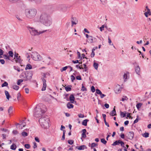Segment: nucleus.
<instances>
[{
	"label": "nucleus",
	"instance_id": "58836bf2",
	"mask_svg": "<svg viewBox=\"0 0 151 151\" xmlns=\"http://www.w3.org/2000/svg\"><path fill=\"white\" fill-rule=\"evenodd\" d=\"M23 81V80L22 79H19L18 80L17 84L18 85H19Z\"/></svg>",
	"mask_w": 151,
	"mask_h": 151
},
{
	"label": "nucleus",
	"instance_id": "c03bdc74",
	"mask_svg": "<svg viewBox=\"0 0 151 151\" xmlns=\"http://www.w3.org/2000/svg\"><path fill=\"white\" fill-rule=\"evenodd\" d=\"M24 147L25 148L29 149L30 148V146L29 144H26L24 145Z\"/></svg>",
	"mask_w": 151,
	"mask_h": 151
},
{
	"label": "nucleus",
	"instance_id": "680f3d73",
	"mask_svg": "<svg viewBox=\"0 0 151 151\" xmlns=\"http://www.w3.org/2000/svg\"><path fill=\"white\" fill-rule=\"evenodd\" d=\"M76 79L77 80H82V78L81 76H77L76 77Z\"/></svg>",
	"mask_w": 151,
	"mask_h": 151
},
{
	"label": "nucleus",
	"instance_id": "0e129e2a",
	"mask_svg": "<svg viewBox=\"0 0 151 151\" xmlns=\"http://www.w3.org/2000/svg\"><path fill=\"white\" fill-rule=\"evenodd\" d=\"M105 27L104 25H102L100 28V29L101 31H102L104 29V28Z\"/></svg>",
	"mask_w": 151,
	"mask_h": 151
},
{
	"label": "nucleus",
	"instance_id": "37998d69",
	"mask_svg": "<svg viewBox=\"0 0 151 151\" xmlns=\"http://www.w3.org/2000/svg\"><path fill=\"white\" fill-rule=\"evenodd\" d=\"M68 68V66H66L63 67L62 69H60L61 71L62 72L63 71L65 70Z\"/></svg>",
	"mask_w": 151,
	"mask_h": 151
},
{
	"label": "nucleus",
	"instance_id": "7c9ffc66",
	"mask_svg": "<svg viewBox=\"0 0 151 151\" xmlns=\"http://www.w3.org/2000/svg\"><path fill=\"white\" fill-rule=\"evenodd\" d=\"M26 72L24 73H22L21 75V78H22L24 79H26Z\"/></svg>",
	"mask_w": 151,
	"mask_h": 151
},
{
	"label": "nucleus",
	"instance_id": "3c124183",
	"mask_svg": "<svg viewBox=\"0 0 151 151\" xmlns=\"http://www.w3.org/2000/svg\"><path fill=\"white\" fill-rule=\"evenodd\" d=\"M97 145L95 143H92L91 145V148H92L93 147L96 146Z\"/></svg>",
	"mask_w": 151,
	"mask_h": 151
},
{
	"label": "nucleus",
	"instance_id": "4be33fe9",
	"mask_svg": "<svg viewBox=\"0 0 151 151\" xmlns=\"http://www.w3.org/2000/svg\"><path fill=\"white\" fill-rule=\"evenodd\" d=\"M72 86L71 85H70L68 86H67L65 87V89L67 91H70L71 90V88Z\"/></svg>",
	"mask_w": 151,
	"mask_h": 151
},
{
	"label": "nucleus",
	"instance_id": "72a5a7b5",
	"mask_svg": "<svg viewBox=\"0 0 151 151\" xmlns=\"http://www.w3.org/2000/svg\"><path fill=\"white\" fill-rule=\"evenodd\" d=\"M12 88L16 90H18L19 88V87L17 85H13L12 86Z\"/></svg>",
	"mask_w": 151,
	"mask_h": 151
},
{
	"label": "nucleus",
	"instance_id": "aec40b11",
	"mask_svg": "<svg viewBox=\"0 0 151 151\" xmlns=\"http://www.w3.org/2000/svg\"><path fill=\"white\" fill-rule=\"evenodd\" d=\"M89 121V120L88 119H85L83 120L82 122V124L84 126H86L87 125V123Z\"/></svg>",
	"mask_w": 151,
	"mask_h": 151
},
{
	"label": "nucleus",
	"instance_id": "5701e85b",
	"mask_svg": "<svg viewBox=\"0 0 151 151\" xmlns=\"http://www.w3.org/2000/svg\"><path fill=\"white\" fill-rule=\"evenodd\" d=\"M88 39V42H89L90 43L93 42V37L92 36H90Z\"/></svg>",
	"mask_w": 151,
	"mask_h": 151
},
{
	"label": "nucleus",
	"instance_id": "603ef678",
	"mask_svg": "<svg viewBox=\"0 0 151 151\" xmlns=\"http://www.w3.org/2000/svg\"><path fill=\"white\" fill-rule=\"evenodd\" d=\"M95 55V53L94 51H93L92 50V52L91 55V58H93L94 57Z\"/></svg>",
	"mask_w": 151,
	"mask_h": 151
},
{
	"label": "nucleus",
	"instance_id": "6ab92c4d",
	"mask_svg": "<svg viewBox=\"0 0 151 151\" xmlns=\"http://www.w3.org/2000/svg\"><path fill=\"white\" fill-rule=\"evenodd\" d=\"M4 92H5V95L6 96V99L8 100H9V98L11 97V96L10 95L9 92L7 91H5Z\"/></svg>",
	"mask_w": 151,
	"mask_h": 151
},
{
	"label": "nucleus",
	"instance_id": "2eb2a0df",
	"mask_svg": "<svg viewBox=\"0 0 151 151\" xmlns=\"http://www.w3.org/2000/svg\"><path fill=\"white\" fill-rule=\"evenodd\" d=\"M115 106H114L113 110L111 112L110 114L111 116H114L116 115V111L115 109Z\"/></svg>",
	"mask_w": 151,
	"mask_h": 151
},
{
	"label": "nucleus",
	"instance_id": "a211bd4d",
	"mask_svg": "<svg viewBox=\"0 0 151 151\" xmlns=\"http://www.w3.org/2000/svg\"><path fill=\"white\" fill-rule=\"evenodd\" d=\"M120 140H116L112 144V146H116V145H119L120 144Z\"/></svg>",
	"mask_w": 151,
	"mask_h": 151
},
{
	"label": "nucleus",
	"instance_id": "4c0bfd02",
	"mask_svg": "<svg viewBox=\"0 0 151 151\" xmlns=\"http://www.w3.org/2000/svg\"><path fill=\"white\" fill-rule=\"evenodd\" d=\"M101 142L104 144H106L107 143V141L104 138H102L101 139Z\"/></svg>",
	"mask_w": 151,
	"mask_h": 151
},
{
	"label": "nucleus",
	"instance_id": "13d9d810",
	"mask_svg": "<svg viewBox=\"0 0 151 151\" xmlns=\"http://www.w3.org/2000/svg\"><path fill=\"white\" fill-rule=\"evenodd\" d=\"M127 75L126 73H124L123 76V78L124 79V81H125V80L127 79Z\"/></svg>",
	"mask_w": 151,
	"mask_h": 151
},
{
	"label": "nucleus",
	"instance_id": "e2e57ef3",
	"mask_svg": "<svg viewBox=\"0 0 151 151\" xmlns=\"http://www.w3.org/2000/svg\"><path fill=\"white\" fill-rule=\"evenodd\" d=\"M71 19H72L71 20H73L74 22H78V21L77 20V19H76V17H72L71 18Z\"/></svg>",
	"mask_w": 151,
	"mask_h": 151
},
{
	"label": "nucleus",
	"instance_id": "ea45409f",
	"mask_svg": "<svg viewBox=\"0 0 151 151\" xmlns=\"http://www.w3.org/2000/svg\"><path fill=\"white\" fill-rule=\"evenodd\" d=\"M96 93L100 95L102 94V92H101V91L98 89H96Z\"/></svg>",
	"mask_w": 151,
	"mask_h": 151
},
{
	"label": "nucleus",
	"instance_id": "4d7b16f0",
	"mask_svg": "<svg viewBox=\"0 0 151 151\" xmlns=\"http://www.w3.org/2000/svg\"><path fill=\"white\" fill-rule=\"evenodd\" d=\"M131 114H132L131 113H127V117H128V118L129 117V118H131V119H132V117L131 116H130V115Z\"/></svg>",
	"mask_w": 151,
	"mask_h": 151
},
{
	"label": "nucleus",
	"instance_id": "f3484780",
	"mask_svg": "<svg viewBox=\"0 0 151 151\" xmlns=\"http://www.w3.org/2000/svg\"><path fill=\"white\" fill-rule=\"evenodd\" d=\"M14 59H15V61L16 62V63H19L20 64L21 63L22 60L20 58V56H19V57L15 58Z\"/></svg>",
	"mask_w": 151,
	"mask_h": 151
},
{
	"label": "nucleus",
	"instance_id": "e433bc0d",
	"mask_svg": "<svg viewBox=\"0 0 151 151\" xmlns=\"http://www.w3.org/2000/svg\"><path fill=\"white\" fill-rule=\"evenodd\" d=\"M8 85V83L6 82L5 81L4 82V83H3L2 85H1V87H4L5 86H7Z\"/></svg>",
	"mask_w": 151,
	"mask_h": 151
},
{
	"label": "nucleus",
	"instance_id": "1a4fd4ad",
	"mask_svg": "<svg viewBox=\"0 0 151 151\" xmlns=\"http://www.w3.org/2000/svg\"><path fill=\"white\" fill-rule=\"evenodd\" d=\"M41 79L43 83V86L41 90L42 91H43L46 90V88L47 86L46 83V80L43 78H41Z\"/></svg>",
	"mask_w": 151,
	"mask_h": 151
},
{
	"label": "nucleus",
	"instance_id": "79ce46f5",
	"mask_svg": "<svg viewBox=\"0 0 151 151\" xmlns=\"http://www.w3.org/2000/svg\"><path fill=\"white\" fill-rule=\"evenodd\" d=\"M77 53L78 54V59H82V57L81 56V53H80L78 51L77 52Z\"/></svg>",
	"mask_w": 151,
	"mask_h": 151
},
{
	"label": "nucleus",
	"instance_id": "69168bd1",
	"mask_svg": "<svg viewBox=\"0 0 151 151\" xmlns=\"http://www.w3.org/2000/svg\"><path fill=\"white\" fill-rule=\"evenodd\" d=\"M81 136L82 137L84 138H86V133H83L81 134Z\"/></svg>",
	"mask_w": 151,
	"mask_h": 151
},
{
	"label": "nucleus",
	"instance_id": "c85d7f7f",
	"mask_svg": "<svg viewBox=\"0 0 151 151\" xmlns=\"http://www.w3.org/2000/svg\"><path fill=\"white\" fill-rule=\"evenodd\" d=\"M99 66V64L98 63L94 62L93 63V67L95 69L97 70Z\"/></svg>",
	"mask_w": 151,
	"mask_h": 151
},
{
	"label": "nucleus",
	"instance_id": "8fccbe9b",
	"mask_svg": "<svg viewBox=\"0 0 151 151\" xmlns=\"http://www.w3.org/2000/svg\"><path fill=\"white\" fill-rule=\"evenodd\" d=\"M126 147H124V151H128L127 150V149H128V148L129 147V145H126Z\"/></svg>",
	"mask_w": 151,
	"mask_h": 151
},
{
	"label": "nucleus",
	"instance_id": "4468645a",
	"mask_svg": "<svg viewBox=\"0 0 151 151\" xmlns=\"http://www.w3.org/2000/svg\"><path fill=\"white\" fill-rule=\"evenodd\" d=\"M68 6L65 5H61L60 6L61 9L63 12H65L67 9Z\"/></svg>",
	"mask_w": 151,
	"mask_h": 151
},
{
	"label": "nucleus",
	"instance_id": "9d476101",
	"mask_svg": "<svg viewBox=\"0 0 151 151\" xmlns=\"http://www.w3.org/2000/svg\"><path fill=\"white\" fill-rule=\"evenodd\" d=\"M134 136V133L133 132H129V133L127 134V137L128 139L132 140Z\"/></svg>",
	"mask_w": 151,
	"mask_h": 151
},
{
	"label": "nucleus",
	"instance_id": "39448f33",
	"mask_svg": "<svg viewBox=\"0 0 151 151\" xmlns=\"http://www.w3.org/2000/svg\"><path fill=\"white\" fill-rule=\"evenodd\" d=\"M28 29L29 30L30 33L32 35L35 36L36 35H39L40 34L44 33L46 31H40L38 32L37 30H36L34 28L31 27H27Z\"/></svg>",
	"mask_w": 151,
	"mask_h": 151
},
{
	"label": "nucleus",
	"instance_id": "09e8293b",
	"mask_svg": "<svg viewBox=\"0 0 151 151\" xmlns=\"http://www.w3.org/2000/svg\"><path fill=\"white\" fill-rule=\"evenodd\" d=\"M120 144H121V147H125L124 145V144L123 142L120 140Z\"/></svg>",
	"mask_w": 151,
	"mask_h": 151
},
{
	"label": "nucleus",
	"instance_id": "a19ab883",
	"mask_svg": "<svg viewBox=\"0 0 151 151\" xmlns=\"http://www.w3.org/2000/svg\"><path fill=\"white\" fill-rule=\"evenodd\" d=\"M14 68L15 70H17L18 72H19L20 71V68H19L18 67L14 66Z\"/></svg>",
	"mask_w": 151,
	"mask_h": 151
},
{
	"label": "nucleus",
	"instance_id": "a18cd8bd",
	"mask_svg": "<svg viewBox=\"0 0 151 151\" xmlns=\"http://www.w3.org/2000/svg\"><path fill=\"white\" fill-rule=\"evenodd\" d=\"M68 143L70 145H72L73 144L74 142V141L72 140H69L68 141Z\"/></svg>",
	"mask_w": 151,
	"mask_h": 151
},
{
	"label": "nucleus",
	"instance_id": "864d4df0",
	"mask_svg": "<svg viewBox=\"0 0 151 151\" xmlns=\"http://www.w3.org/2000/svg\"><path fill=\"white\" fill-rule=\"evenodd\" d=\"M91 90L93 92H94L95 91V89L94 86H92L91 87Z\"/></svg>",
	"mask_w": 151,
	"mask_h": 151
},
{
	"label": "nucleus",
	"instance_id": "6e6552de",
	"mask_svg": "<svg viewBox=\"0 0 151 151\" xmlns=\"http://www.w3.org/2000/svg\"><path fill=\"white\" fill-rule=\"evenodd\" d=\"M122 89L120 85L117 84L114 88V91L116 93H118L121 92Z\"/></svg>",
	"mask_w": 151,
	"mask_h": 151
},
{
	"label": "nucleus",
	"instance_id": "338daca9",
	"mask_svg": "<svg viewBox=\"0 0 151 151\" xmlns=\"http://www.w3.org/2000/svg\"><path fill=\"white\" fill-rule=\"evenodd\" d=\"M79 61L78 60H73L72 61V62L74 64H76L79 63Z\"/></svg>",
	"mask_w": 151,
	"mask_h": 151
},
{
	"label": "nucleus",
	"instance_id": "a878e982",
	"mask_svg": "<svg viewBox=\"0 0 151 151\" xmlns=\"http://www.w3.org/2000/svg\"><path fill=\"white\" fill-rule=\"evenodd\" d=\"M13 111V107L12 106H10L8 109V112L9 114L12 113Z\"/></svg>",
	"mask_w": 151,
	"mask_h": 151
},
{
	"label": "nucleus",
	"instance_id": "49530a36",
	"mask_svg": "<svg viewBox=\"0 0 151 151\" xmlns=\"http://www.w3.org/2000/svg\"><path fill=\"white\" fill-rule=\"evenodd\" d=\"M137 117L136 119L134 121V122H133V124H134L137 122H138V120H139V119H138L139 116L137 115Z\"/></svg>",
	"mask_w": 151,
	"mask_h": 151
},
{
	"label": "nucleus",
	"instance_id": "2f4dec72",
	"mask_svg": "<svg viewBox=\"0 0 151 151\" xmlns=\"http://www.w3.org/2000/svg\"><path fill=\"white\" fill-rule=\"evenodd\" d=\"M149 133L148 132H145V133L142 134V136L145 137L147 138L149 136Z\"/></svg>",
	"mask_w": 151,
	"mask_h": 151
},
{
	"label": "nucleus",
	"instance_id": "de8ad7c7",
	"mask_svg": "<svg viewBox=\"0 0 151 151\" xmlns=\"http://www.w3.org/2000/svg\"><path fill=\"white\" fill-rule=\"evenodd\" d=\"M71 79L72 82H73L74 81L75 79V78L73 75L71 76Z\"/></svg>",
	"mask_w": 151,
	"mask_h": 151
},
{
	"label": "nucleus",
	"instance_id": "f704fd0d",
	"mask_svg": "<svg viewBox=\"0 0 151 151\" xmlns=\"http://www.w3.org/2000/svg\"><path fill=\"white\" fill-rule=\"evenodd\" d=\"M3 55L4 57V59L10 60V58L9 57V55H7L3 54Z\"/></svg>",
	"mask_w": 151,
	"mask_h": 151
},
{
	"label": "nucleus",
	"instance_id": "20e7f679",
	"mask_svg": "<svg viewBox=\"0 0 151 151\" xmlns=\"http://www.w3.org/2000/svg\"><path fill=\"white\" fill-rule=\"evenodd\" d=\"M35 112L34 115L35 116L38 117L42 116L43 114L45 113V111L42 110L40 108L36 106L35 108Z\"/></svg>",
	"mask_w": 151,
	"mask_h": 151
},
{
	"label": "nucleus",
	"instance_id": "bf43d9fd",
	"mask_svg": "<svg viewBox=\"0 0 151 151\" xmlns=\"http://www.w3.org/2000/svg\"><path fill=\"white\" fill-rule=\"evenodd\" d=\"M18 55H19V54L18 53H17L16 52H15V53H14V59H13V60H14V59L17 58L18 57H19V56H18Z\"/></svg>",
	"mask_w": 151,
	"mask_h": 151
},
{
	"label": "nucleus",
	"instance_id": "f03ea898",
	"mask_svg": "<svg viewBox=\"0 0 151 151\" xmlns=\"http://www.w3.org/2000/svg\"><path fill=\"white\" fill-rule=\"evenodd\" d=\"M25 12L26 17L29 19L34 17L37 13V10L35 8L27 9Z\"/></svg>",
	"mask_w": 151,
	"mask_h": 151
},
{
	"label": "nucleus",
	"instance_id": "393cba45",
	"mask_svg": "<svg viewBox=\"0 0 151 151\" xmlns=\"http://www.w3.org/2000/svg\"><path fill=\"white\" fill-rule=\"evenodd\" d=\"M17 146L16 145L14 144H12V145H11L10 147V149L13 150H15Z\"/></svg>",
	"mask_w": 151,
	"mask_h": 151
},
{
	"label": "nucleus",
	"instance_id": "0eeeda50",
	"mask_svg": "<svg viewBox=\"0 0 151 151\" xmlns=\"http://www.w3.org/2000/svg\"><path fill=\"white\" fill-rule=\"evenodd\" d=\"M26 79H24V80L26 81L31 80L32 76V72L31 71H27L26 72Z\"/></svg>",
	"mask_w": 151,
	"mask_h": 151
},
{
	"label": "nucleus",
	"instance_id": "c9c22d12",
	"mask_svg": "<svg viewBox=\"0 0 151 151\" xmlns=\"http://www.w3.org/2000/svg\"><path fill=\"white\" fill-rule=\"evenodd\" d=\"M21 134L22 136L24 137L27 136L28 135L27 133V132H22Z\"/></svg>",
	"mask_w": 151,
	"mask_h": 151
},
{
	"label": "nucleus",
	"instance_id": "f8f14e48",
	"mask_svg": "<svg viewBox=\"0 0 151 151\" xmlns=\"http://www.w3.org/2000/svg\"><path fill=\"white\" fill-rule=\"evenodd\" d=\"M75 97H74V94H71L69 97V100L70 102L72 103H74L75 102ZM76 101H75V103H76Z\"/></svg>",
	"mask_w": 151,
	"mask_h": 151
},
{
	"label": "nucleus",
	"instance_id": "473e14b6",
	"mask_svg": "<svg viewBox=\"0 0 151 151\" xmlns=\"http://www.w3.org/2000/svg\"><path fill=\"white\" fill-rule=\"evenodd\" d=\"M81 90L82 91H87V89L84 87V85L83 84H82V88L81 89Z\"/></svg>",
	"mask_w": 151,
	"mask_h": 151
},
{
	"label": "nucleus",
	"instance_id": "774afa93",
	"mask_svg": "<svg viewBox=\"0 0 151 151\" xmlns=\"http://www.w3.org/2000/svg\"><path fill=\"white\" fill-rule=\"evenodd\" d=\"M0 62L2 64H4L5 63V61L4 59H0Z\"/></svg>",
	"mask_w": 151,
	"mask_h": 151
},
{
	"label": "nucleus",
	"instance_id": "052dcab7",
	"mask_svg": "<svg viewBox=\"0 0 151 151\" xmlns=\"http://www.w3.org/2000/svg\"><path fill=\"white\" fill-rule=\"evenodd\" d=\"M83 66H84V68L85 69L84 70H83V71H84L85 72H87V67L86 66V64H83Z\"/></svg>",
	"mask_w": 151,
	"mask_h": 151
},
{
	"label": "nucleus",
	"instance_id": "7ed1b4c3",
	"mask_svg": "<svg viewBox=\"0 0 151 151\" xmlns=\"http://www.w3.org/2000/svg\"><path fill=\"white\" fill-rule=\"evenodd\" d=\"M49 120L48 118L45 117H42L39 120L40 124L42 128H47L49 126Z\"/></svg>",
	"mask_w": 151,
	"mask_h": 151
},
{
	"label": "nucleus",
	"instance_id": "f257e3e1",
	"mask_svg": "<svg viewBox=\"0 0 151 151\" xmlns=\"http://www.w3.org/2000/svg\"><path fill=\"white\" fill-rule=\"evenodd\" d=\"M40 22L46 26H50L52 23L50 15L46 12H42L40 17Z\"/></svg>",
	"mask_w": 151,
	"mask_h": 151
},
{
	"label": "nucleus",
	"instance_id": "cd10ccee",
	"mask_svg": "<svg viewBox=\"0 0 151 151\" xmlns=\"http://www.w3.org/2000/svg\"><path fill=\"white\" fill-rule=\"evenodd\" d=\"M124 112L125 113H124L120 111V115L122 116V117H125L126 115V114H127L126 111H125Z\"/></svg>",
	"mask_w": 151,
	"mask_h": 151
},
{
	"label": "nucleus",
	"instance_id": "c756f323",
	"mask_svg": "<svg viewBox=\"0 0 151 151\" xmlns=\"http://www.w3.org/2000/svg\"><path fill=\"white\" fill-rule=\"evenodd\" d=\"M8 53L9 54V57H13L14 55V53L12 51H9L8 52Z\"/></svg>",
	"mask_w": 151,
	"mask_h": 151
},
{
	"label": "nucleus",
	"instance_id": "5fc2aeb1",
	"mask_svg": "<svg viewBox=\"0 0 151 151\" xmlns=\"http://www.w3.org/2000/svg\"><path fill=\"white\" fill-rule=\"evenodd\" d=\"M42 0H34L33 2H35L37 4H40Z\"/></svg>",
	"mask_w": 151,
	"mask_h": 151
},
{
	"label": "nucleus",
	"instance_id": "ddd939ff",
	"mask_svg": "<svg viewBox=\"0 0 151 151\" xmlns=\"http://www.w3.org/2000/svg\"><path fill=\"white\" fill-rule=\"evenodd\" d=\"M76 149H77L79 150H83L84 149H87V147L85 145H82L80 146H76Z\"/></svg>",
	"mask_w": 151,
	"mask_h": 151
},
{
	"label": "nucleus",
	"instance_id": "412c9836",
	"mask_svg": "<svg viewBox=\"0 0 151 151\" xmlns=\"http://www.w3.org/2000/svg\"><path fill=\"white\" fill-rule=\"evenodd\" d=\"M32 65L30 64H28L26 65V67L25 68V70H27L28 69L30 70L32 69Z\"/></svg>",
	"mask_w": 151,
	"mask_h": 151
},
{
	"label": "nucleus",
	"instance_id": "b1692460",
	"mask_svg": "<svg viewBox=\"0 0 151 151\" xmlns=\"http://www.w3.org/2000/svg\"><path fill=\"white\" fill-rule=\"evenodd\" d=\"M67 107L68 108L70 109L73 108V105L72 104H70V103L68 102L67 104Z\"/></svg>",
	"mask_w": 151,
	"mask_h": 151
},
{
	"label": "nucleus",
	"instance_id": "6e6d98bb",
	"mask_svg": "<svg viewBox=\"0 0 151 151\" xmlns=\"http://www.w3.org/2000/svg\"><path fill=\"white\" fill-rule=\"evenodd\" d=\"M12 133L14 135H16L18 134V132L17 130H14L12 131Z\"/></svg>",
	"mask_w": 151,
	"mask_h": 151
},
{
	"label": "nucleus",
	"instance_id": "423d86ee",
	"mask_svg": "<svg viewBox=\"0 0 151 151\" xmlns=\"http://www.w3.org/2000/svg\"><path fill=\"white\" fill-rule=\"evenodd\" d=\"M31 55L32 58L34 60L38 61L41 60V57L37 52H32Z\"/></svg>",
	"mask_w": 151,
	"mask_h": 151
},
{
	"label": "nucleus",
	"instance_id": "9b49d317",
	"mask_svg": "<svg viewBox=\"0 0 151 151\" xmlns=\"http://www.w3.org/2000/svg\"><path fill=\"white\" fill-rule=\"evenodd\" d=\"M16 126L17 127L18 125H19V127L20 129H23V127L25 126L26 125V124L25 122H23L21 123V124H20L19 123H17L16 124Z\"/></svg>",
	"mask_w": 151,
	"mask_h": 151
},
{
	"label": "nucleus",
	"instance_id": "dca6fc26",
	"mask_svg": "<svg viewBox=\"0 0 151 151\" xmlns=\"http://www.w3.org/2000/svg\"><path fill=\"white\" fill-rule=\"evenodd\" d=\"M135 71L137 74L138 75H139V72H140V68L139 65H137L136 67L135 68Z\"/></svg>",
	"mask_w": 151,
	"mask_h": 151
},
{
	"label": "nucleus",
	"instance_id": "bb28decb",
	"mask_svg": "<svg viewBox=\"0 0 151 151\" xmlns=\"http://www.w3.org/2000/svg\"><path fill=\"white\" fill-rule=\"evenodd\" d=\"M142 105V103H139L136 104V106L137 109L139 110V109L141 108Z\"/></svg>",
	"mask_w": 151,
	"mask_h": 151
}]
</instances>
